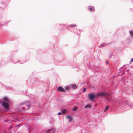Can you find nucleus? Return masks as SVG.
<instances>
[{
  "instance_id": "a211bd4d",
  "label": "nucleus",
  "mask_w": 133,
  "mask_h": 133,
  "mask_svg": "<svg viewBox=\"0 0 133 133\" xmlns=\"http://www.w3.org/2000/svg\"><path fill=\"white\" fill-rule=\"evenodd\" d=\"M104 46V45H102V47Z\"/></svg>"
},
{
  "instance_id": "0eeeda50",
  "label": "nucleus",
  "mask_w": 133,
  "mask_h": 133,
  "mask_svg": "<svg viewBox=\"0 0 133 133\" xmlns=\"http://www.w3.org/2000/svg\"><path fill=\"white\" fill-rule=\"evenodd\" d=\"M71 88L73 89H76L77 88V86L75 84H72L71 85Z\"/></svg>"
},
{
  "instance_id": "f3484780",
  "label": "nucleus",
  "mask_w": 133,
  "mask_h": 133,
  "mask_svg": "<svg viewBox=\"0 0 133 133\" xmlns=\"http://www.w3.org/2000/svg\"><path fill=\"white\" fill-rule=\"evenodd\" d=\"M86 89L85 88H84L83 89V91H85L86 90Z\"/></svg>"
},
{
  "instance_id": "2eb2a0df",
  "label": "nucleus",
  "mask_w": 133,
  "mask_h": 133,
  "mask_svg": "<svg viewBox=\"0 0 133 133\" xmlns=\"http://www.w3.org/2000/svg\"><path fill=\"white\" fill-rule=\"evenodd\" d=\"M61 113L59 112H58V113L57 115H61Z\"/></svg>"
},
{
  "instance_id": "4468645a",
  "label": "nucleus",
  "mask_w": 133,
  "mask_h": 133,
  "mask_svg": "<svg viewBox=\"0 0 133 133\" xmlns=\"http://www.w3.org/2000/svg\"><path fill=\"white\" fill-rule=\"evenodd\" d=\"M69 87L68 86H66L65 87V88L66 90H68L69 89Z\"/></svg>"
},
{
  "instance_id": "f8f14e48",
  "label": "nucleus",
  "mask_w": 133,
  "mask_h": 133,
  "mask_svg": "<svg viewBox=\"0 0 133 133\" xmlns=\"http://www.w3.org/2000/svg\"><path fill=\"white\" fill-rule=\"evenodd\" d=\"M109 108V107L108 106H107L105 108L104 111H107Z\"/></svg>"
},
{
  "instance_id": "9b49d317",
  "label": "nucleus",
  "mask_w": 133,
  "mask_h": 133,
  "mask_svg": "<svg viewBox=\"0 0 133 133\" xmlns=\"http://www.w3.org/2000/svg\"><path fill=\"white\" fill-rule=\"evenodd\" d=\"M130 34L132 37L133 38V31H129Z\"/></svg>"
},
{
  "instance_id": "1a4fd4ad",
  "label": "nucleus",
  "mask_w": 133,
  "mask_h": 133,
  "mask_svg": "<svg viewBox=\"0 0 133 133\" xmlns=\"http://www.w3.org/2000/svg\"><path fill=\"white\" fill-rule=\"evenodd\" d=\"M91 107V105L90 104H88L85 107V108H90Z\"/></svg>"
},
{
  "instance_id": "dca6fc26",
  "label": "nucleus",
  "mask_w": 133,
  "mask_h": 133,
  "mask_svg": "<svg viewBox=\"0 0 133 133\" xmlns=\"http://www.w3.org/2000/svg\"><path fill=\"white\" fill-rule=\"evenodd\" d=\"M133 62V58L131 59V62Z\"/></svg>"
},
{
  "instance_id": "39448f33",
  "label": "nucleus",
  "mask_w": 133,
  "mask_h": 133,
  "mask_svg": "<svg viewBox=\"0 0 133 133\" xmlns=\"http://www.w3.org/2000/svg\"><path fill=\"white\" fill-rule=\"evenodd\" d=\"M57 90L61 92H65V91L64 89L61 87H58L57 88Z\"/></svg>"
},
{
  "instance_id": "9d476101",
  "label": "nucleus",
  "mask_w": 133,
  "mask_h": 133,
  "mask_svg": "<svg viewBox=\"0 0 133 133\" xmlns=\"http://www.w3.org/2000/svg\"><path fill=\"white\" fill-rule=\"evenodd\" d=\"M89 10L90 11H94V9L93 7H91V8H89Z\"/></svg>"
},
{
  "instance_id": "6e6552de",
  "label": "nucleus",
  "mask_w": 133,
  "mask_h": 133,
  "mask_svg": "<svg viewBox=\"0 0 133 133\" xmlns=\"http://www.w3.org/2000/svg\"><path fill=\"white\" fill-rule=\"evenodd\" d=\"M68 111L66 109H64L62 110V112L64 114H65Z\"/></svg>"
},
{
  "instance_id": "7ed1b4c3",
  "label": "nucleus",
  "mask_w": 133,
  "mask_h": 133,
  "mask_svg": "<svg viewBox=\"0 0 133 133\" xmlns=\"http://www.w3.org/2000/svg\"><path fill=\"white\" fill-rule=\"evenodd\" d=\"M98 96H106L108 95H110L108 93H107L104 92H100L99 93H98L97 94Z\"/></svg>"
},
{
  "instance_id": "ddd939ff",
  "label": "nucleus",
  "mask_w": 133,
  "mask_h": 133,
  "mask_svg": "<svg viewBox=\"0 0 133 133\" xmlns=\"http://www.w3.org/2000/svg\"><path fill=\"white\" fill-rule=\"evenodd\" d=\"M77 109V107H74L73 109V110L75 111Z\"/></svg>"
},
{
  "instance_id": "f03ea898",
  "label": "nucleus",
  "mask_w": 133,
  "mask_h": 133,
  "mask_svg": "<svg viewBox=\"0 0 133 133\" xmlns=\"http://www.w3.org/2000/svg\"><path fill=\"white\" fill-rule=\"evenodd\" d=\"M97 96L96 94L93 93L90 94L89 95V98L91 100L94 99Z\"/></svg>"
},
{
  "instance_id": "423d86ee",
  "label": "nucleus",
  "mask_w": 133,
  "mask_h": 133,
  "mask_svg": "<svg viewBox=\"0 0 133 133\" xmlns=\"http://www.w3.org/2000/svg\"><path fill=\"white\" fill-rule=\"evenodd\" d=\"M24 104L25 105V107L24 108L25 109H28L29 108V102H27Z\"/></svg>"
},
{
  "instance_id": "f257e3e1",
  "label": "nucleus",
  "mask_w": 133,
  "mask_h": 133,
  "mask_svg": "<svg viewBox=\"0 0 133 133\" xmlns=\"http://www.w3.org/2000/svg\"><path fill=\"white\" fill-rule=\"evenodd\" d=\"M9 101L8 98L5 97L4 98V101L2 102V104L5 109V111H7L9 110Z\"/></svg>"
},
{
  "instance_id": "20e7f679",
  "label": "nucleus",
  "mask_w": 133,
  "mask_h": 133,
  "mask_svg": "<svg viewBox=\"0 0 133 133\" xmlns=\"http://www.w3.org/2000/svg\"><path fill=\"white\" fill-rule=\"evenodd\" d=\"M66 118L69 122H72L73 121L72 117L71 116L68 115L67 116Z\"/></svg>"
}]
</instances>
